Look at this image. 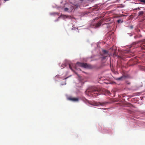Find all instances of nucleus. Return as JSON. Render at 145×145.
<instances>
[{
  "mask_svg": "<svg viewBox=\"0 0 145 145\" xmlns=\"http://www.w3.org/2000/svg\"><path fill=\"white\" fill-rule=\"evenodd\" d=\"M88 92L89 94H90L94 97H95L100 94V90L97 88H95L90 91H88Z\"/></svg>",
  "mask_w": 145,
  "mask_h": 145,
  "instance_id": "nucleus-1",
  "label": "nucleus"
},
{
  "mask_svg": "<svg viewBox=\"0 0 145 145\" xmlns=\"http://www.w3.org/2000/svg\"><path fill=\"white\" fill-rule=\"evenodd\" d=\"M77 65L87 69H91L93 67L90 64H76Z\"/></svg>",
  "mask_w": 145,
  "mask_h": 145,
  "instance_id": "nucleus-2",
  "label": "nucleus"
},
{
  "mask_svg": "<svg viewBox=\"0 0 145 145\" xmlns=\"http://www.w3.org/2000/svg\"><path fill=\"white\" fill-rule=\"evenodd\" d=\"M112 50V54H113V56H118V57H120L119 56H118L117 52V49L116 48L113 46L112 48L110 49V51Z\"/></svg>",
  "mask_w": 145,
  "mask_h": 145,
  "instance_id": "nucleus-3",
  "label": "nucleus"
},
{
  "mask_svg": "<svg viewBox=\"0 0 145 145\" xmlns=\"http://www.w3.org/2000/svg\"><path fill=\"white\" fill-rule=\"evenodd\" d=\"M103 53V55L101 57V58L102 59H105L106 57L108 56V52L106 50H103L102 51Z\"/></svg>",
  "mask_w": 145,
  "mask_h": 145,
  "instance_id": "nucleus-4",
  "label": "nucleus"
},
{
  "mask_svg": "<svg viewBox=\"0 0 145 145\" xmlns=\"http://www.w3.org/2000/svg\"><path fill=\"white\" fill-rule=\"evenodd\" d=\"M128 77V76L127 75H123L121 77L119 78H115L116 80H123L125 79L126 78Z\"/></svg>",
  "mask_w": 145,
  "mask_h": 145,
  "instance_id": "nucleus-5",
  "label": "nucleus"
},
{
  "mask_svg": "<svg viewBox=\"0 0 145 145\" xmlns=\"http://www.w3.org/2000/svg\"><path fill=\"white\" fill-rule=\"evenodd\" d=\"M107 102H103V103H95L91 104L92 105L94 106H98L99 105L103 106Z\"/></svg>",
  "mask_w": 145,
  "mask_h": 145,
  "instance_id": "nucleus-6",
  "label": "nucleus"
},
{
  "mask_svg": "<svg viewBox=\"0 0 145 145\" xmlns=\"http://www.w3.org/2000/svg\"><path fill=\"white\" fill-rule=\"evenodd\" d=\"M68 99L69 100L73 102H78L79 101L78 98H74L71 97H68Z\"/></svg>",
  "mask_w": 145,
  "mask_h": 145,
  "instance_id": "nucleus-7",
  "label": "nucleus"
},
{
  "mask_svg": "<svg viewBox=\"0 0 145 145\" xmlns=\"http://www.w3.org/2000/svg\"><path fill=\"white\" fill-rule=\"evenodd\" d=\"M103 20H101L99 21L96 24L95 26L96 27H100L101 25V24L102 23Z\"/></svg>",
  "mask_w": 145,
  "mask_h": 145,
  "instance_id": "nucleus-8",
  "label": "nucleus"
},
{
  "mask_svg": "<svg viewBox=\"0 0 145 145\" xmlns=\"http://www.w3.org/2000/svg\"><path fill=\"white\" fill-rule=\"evenodd\" d=\"M69 7V10L70 12H71L74 8V7L71 5H70Z\"/></svg>",
  "mask_w": 145,
  "mask_h": 145,
  "instance_id": "nucleus-9",
  "label": "nucleus"
},
{
  "mask_svg": "<svg viewBox=\"0 0 145 145\" xmlns=\"http://www.w3.org/2000/svg\"><path fill=\"white\" fill-rule=\"evenodd\" d=\"M142 45L144 46V47H143V46H142V49H145V39L143 41V43L142 44Z\"/></svg>",
  "mask_w": 145,
  "mask_h": 145,
  "instance_id": "nucleus-10",
  "label": "nucleus"
},
{
  "mask_svg": "<svg viewBox=\"0 0 145 145\" xmlns=\"http://www.w3.org/2000/svg\"><path fill=\"white\" fill-rule=\"evenodd\" d=\"M69 64V67L70 68L71 70H72V71H73V69H72V66L73 65H75V64Z\"/></svg>",
  "mask_w": 145,
  "mask_h": 145,
  "instance_id": "nucleus-11",
  "label": "nucleus"
},
{
  "mask_svg": "<svg viewBox=\"0 0 145 145\" xmlns=\"http://www.w3.org/2000/svg\"><path fill=\"white\" fill-rule=\"evenodd\" d=\"M70 61L66 59L65 60V63H70Z\"/></svg>",
  "mask_w": 145,
  "mask_h": 145,
  "instance_id": "nucleus-12",
  "label": "nucleus"
},
{
  "mask_svg": "<svg viewBox=\"0 0 145 145\" xmlns=\"http://www.w3.org/2000/svg\"><path fill=\"white\" fill-rule=\"evenodd\" d=\"M144 12L143 11H140L138 13L139 15H141L143 14Z\"/></svg>",
  "mask_w": 145,
  "mask_h": 145,
  "instance_id": "nucleus-13",
  "label": "nucleus"
},
{
  "mask_svg": "<svg viewBox=\"0 0 145 145\" xmlns=\"http://www.w3.org/2000/svg\"><path fill=\"white\" fill-rule=\"evenodd\" d=\"M138 1L145 3V0H137Z\"/></svg>",
  "mask_w": 145,
  "mask_h": 145,
  "instance_id": "nucleus-14",
  "label": "nucleus"
},
{
  "mask_svg": "<svg viewBox=\"0 0 145 145\" xmlns=\"http://www.w3.org/2000/svg\"><path fill=\"white\" fill-rule=\"evenodd\" d=\"M69 10V8H65L64 9V10L65 12H67Z\"/></svg>",
  "mask_w": 145,
  "mask_h": 145,
  "instance_id": "nucleus-15",
  "label": "nucleus"
},
{
  "mask_svg": "<svg viewBox=\"0 0 145 145\" xmlns=\"http://www.w3.org/2000/svg\"><path fill=\"white\" fill-rule=\"evenodd\" d=\"M117 22L118 23H120L122 22V21L120 20H117Z\"/></svg>",
  "mask_w": 145,
  "mask_h": 145,
  "instance_id": "nucleus-16",
  "label": "nucleus"
},
{
  "mask_svg": "<svg viewBox=\"0 0 145 145\" xmlns=\"http://www.w3.org/2000/svg\"><path fill=\"white\" fill-rule=\"evenodd\" d=\"M137 9H138L139 10H140V8L139 7H138L137 8H135V9H134L133 10H137Z\"/></svg>",
  "mask_w": 145,
  "mask_h": 145,
  "instance_id": "nucleus-17",
  "label": "nucleus"
},
{
  "mask_svg": "<svg viewBox=\"0 0 145 145\" xmlns=\"http://www.w3.org/2000/svg\"><path fill=\"white\" fill-rule=\"evenodd\" d=\"M66 64H62V65H61V66H62L63 67H63H64L66 66Z\"/></svg>",
  "mask_w": 145,
  "mask_h": 145,
  "instance_id": "nucleus-18",
  "label": "nucleus"
},
{
  "mask_svg": "<svg viewBox=\"0 0 145 145\" xmlns=\"http://www.w3.org/2000/svg\"><path fill=\"white\" fill-rule=\"evenodd\" d=\"M106 93L108 94H110V92L108 90H107L106 91Z\"/></svg>",
  "mask_w": 145,
  "mask_h": 145,
  "instance_id": "nucleus-19",
  "label": "nucleus"
},
{
  "mask_svg": "<svg viewBox=\"0 0 145 145\" xmlns=\"http://www.w3.org/2000/svg\"><path fill=\"white\" fill-rule=\"evenodd\" d=\"M133 28V25H131L129 27V28L131 29H132Z\"/></svg>",
  "mask_w": 145,
  "mask_h": 145,
  "instance_id": "nucleus-20",
  "label": "nucleus"
},
{
  "mask_svg": "<svg viewBox=\"0 0 145 145\" xmlns=\"http://www.w3.org/2000/svg\"><path fill=\"white\" fill-rule=\"evenodd\" d=\"M76 63L78 64V63H80V62H78Z\"/></svg>",
  "mask_w": 145,
  "mask_h": 145,
  "instance_id": "nucleus-21",
  "label": "nucleus"
},
{
  "mask_svg": "<svg viewBox=\"0 0 145 145\" xmlns=\"http://www.w3.org/2000/svg\"><path fill=\"white\" fill-rule=\"evenodd\" d=\"M120 64H117V67H118V66H119V67L120 66Z\"/></svg>",
  "mask_w": 145,
  "mask_h": 145,
  "instance_id": "nucleus-22",
  "label": "nucleus"
},
{
  "mask_svg": "<svg viewBox=\"0 0 145 145\" xmlns=\"http://www.w3.org/2000/svg\"><path fill=\"white\" fill-rule=\"evenodd\" d=\"M95 57L96 58V59H95V60H96V59H97V57H98V56H95Z\"/></svg>",
  "mask_w": 145,
  "mask_h": 145,
  "instance_id": "nucleus-23",
  "label": "nucleus"
},
{
  "mask_svg": "<svg viewBox=\"0 0 145 145\" xmlns=\"http://www.w3.org/2000/svg\"><path fill=\"white\" fill-rule=\"evenodd\" d=\"M76 65L75 66V67H74V68L75 69H77V68H76Z\"/></svg>",
  "mask_w": 145,
  "mask_h": 145,
  "instance_id": "nucleus-24",
  "label": "nucleus"
},
{
  "mask_svg": "<svg viewBox=\"0 0 145 145\" xmlns=\"http://www.w3.org/2000/svg\"><path fill=\"white\" fill-rule=\"evenodd\" d=\"M135 60H136V59H133V61L134 62L135 61Z\"/></svg>",
  "mask_w": 145,
  "mask_h": 145,
  "instance_id": "nucleus-25",
  "label": "nucleus"
},
{
  "mask_svg": "<svg viewBox=\"0 0 145 145\" xmlns=\"http://www.w3.org/2000/svg\"><path fill=\"white\" fill-rule=\"evenodd\" d=\"M137 37V36H135L134 37V38L135 39V38H136Z\"/></svg>",
  "mask_w": 145,
  "mask_h": 145,
  "instance_id": "nucleus-26",
  "label": "nucleus"
},
{
  "mask_svg": "<svg viewBox=\"0 0 145 145\" xmlns=\"http://www.w3.org/2000/svg\"><path fill=\"white\" fill-rule=\"evenodd\" d=\"M65 16L66 17V18H67V17H68V16Z\"/></svg>",
  "mask_w": 145,
  "mask_h": 145,
  "instance_id": "nucleus-27",
  "label": "nucleus"
},
{
  "mask_svg": "<svg viewBox=\"0 0 145 145\" xmlns=\"http://www.w3.org/2000/svg\"><path fill=\"white\" fill-rule=\"evenodd\" d=\"M120 58H123V57H122V56H120Z\"/></svg>",
  "mask_w": 145,
  "mask_h": 145,
  "instance_id": "nucleus-28",
  "label": "nucleus"
},
{
  "mask_svg": "<svg viewBox=\"0 0 145 145\" xmlns=\"http://www.w3.org/2000/svg\"><path fill=\"white\" fill-rule=\"evenodd\" d=\"M110 64V66H111V65H112V64Z\"/></svg>",
  "mask_w": 145,
  "mask_h": 145,
  "instance_id": "nucleus-29",
  "label": "nucleus"
}]
</instances>
